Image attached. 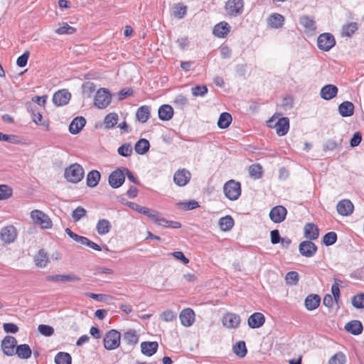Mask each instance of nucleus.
I'll list each match as a JSON object with an SVG mask.
<instances>
[{
    "mask_svg": "<svg viewBox=\"0 0 364 364\" xmlns=\"http://www.w3.org/2000/svg\"><path fill=\"white\" fill-rule=\"evenodd\" d=\"M267 126L274 129L278 136L285 135L289 129V119L287 117H280L279 114H274L267 122Z\"/></svg>",
    "mask_w": 364,
    "mask_h": 364,
    "instance_id": "nucleus-1",
    "label": "nucleus"
},
{
    "mask_svg": "<svg viewBox=\"0 0 364 364\" xmlns=\"http://www.w3.org/2000/svg\"><path fill=\"white\" fill-rule=\"evenodd\" d=\"M65 178L69 182L77 183L84 178L85 171L79 164H73L65 170Z\"/></svg>",
    "mask_w": 364,
    "mask_h": 364,
    "instance_id": "nucleus-2",
    "label": "nucleus"
},
{
    "mask_svg": "<svg viewBox=\"0 0 364 364\" xmlns=\"http://www.w3.org/2000/svg\"><path fill=\"white\" fill-rule=\"evenodd\" d=\"M31 218L34 224L39 225L42 229H51L53 222L50 218L40 210H33L30 213Z\"/></svg>",
    "mask_w": 364,
    "mask_h": 364,
    "instance_id": "nucleus-3",
    "label": "nucleus"
},
{
    "mask_svg": "<svg viewBox=\"0 0 364 364\" xmlns=\"http://www.w3.org/2000/svg\"><path fill=\"white\" fill-rule=\"evenodd\" d=\"M241 184L235 180H229L223 186V192L229 200H235L241 195Z\"/></svg>",
    "mask_w": 364,
    "mask_h": 364,
    "instance_id": "nucleus-4",
    "label": "nucleus"
},
{
    "mask_svg": "<svg viewBox=\"0 0 364 364\" xmlns=\"http://www.w3.org/2000/svg\"><path fill=\"white\" fill-rule=\"evenodd\" d=\"M112 101V95L107 88L98 89L94 97V105L99 109H105L109 105Z\"/></svg>",
    "mask_w": 364,
    "mask_h": 364,
    "instance_id": "nucleus-5",
    "label": "nucleus"
},
{
    "mask_svg": "<svg viewBox=\"0 0 364 364\" xmlns=\"http://www.w3.org/2000/svg\"><path fill=\"white\" fill-rule=\"evenodd\" d=\"M121 334L116 330L109 331L105 336L104 347L109 350H114L120 346Z\"/></svg>",
    "mask_w": 364,
    "mask_h": 364,
    "instance_id": "nucleus-6",
    "label": "nucleus"
},
{
    "mask_svg": "<svg viewBox=\"0 0 364 364\" xmlns=\"http://www.w3.org/2000/svg\"><path fill=\"white\" fill-rule=\"evenodd\" d=\"M336 45V39L331 33H323L317 38V46L322 51H328Z\"/></svg>",
    "mask_w": 364,
    "mask_h": 364,
    "instance_id": "nucleus-7",
    "label": "nucleus"
},
{
    "mask_svg": "<svg viewBox=\"0 0 364 364\" xmlns=\"http://www.w3.org/2000/svg\"><path fill=\"white\" fill-rule=\"evenodd\" d=\"M226 13L231 16L240 15L244 10L243 0H228L225 5Z\"/></svg>",
    "mask_w": 364,
    "mask_h": 364,
    "instance_id": "nucleus-8",
    "label": "nucleus"
},
{
    "mask_svg": "<svg viewBox=\"0 0 364 364\" xmlns=\"http://www.w3.org/2000/svg\"><path fill=\"white\" fill-rule=\"evenodd\" d=\"M221 321L223 326L226 328L235 329L239 327L241 318L237 314L227 312L223 316Z\"/></svg>",
    "mask_w": 364,
    "mask_h": 364,
    "instance_id": "nucleus-9",
    "label": "nucleus"
},
{
    "mask_svg": "<svg viewBox=\"0 0 364 364\" xmlns=\"http://www.w3.org/2000/svg\"><path fill=\"white\" fill-rule=\"evenodd\" d=\"M17 230L12 225H6L0 231V238L6 244H10L15 241L17 237Z\"/></svg>",
    "mask_w": 364,
    "mask_h": 364,
    "instance_id": "nucleus-10",
    "label": "nucleus"
},
{
    "mask_svg": "<svg viewBox=\"0 0 364 364\" xmlns=\"http://www.w3.org/2000/svg\"><path fill=\"white\" fill-rule=\"evenodd\" d=\"M125 181V176L123 169L117 168L112 171L108 178V182L110 186L113 188L120 187Z\"/></svg>",
    "mask_w": 364,
    "mask_h": 364,
    "instance_id": "nucleus-11",
    "label": "nucleus"
},
{
    "mask_svg": "<svg viewBox=\"0 0 364 364\" xmlns=\"http://www.w3.org/2000/svg\"><path fill=\"white\" fill-rule=\"evenodd\" d=\"M179 319L184 327L191 326L196 321L194 311L191 308L183 309L179 314Z\"/></svg>",
    "mask_w": 364,
    "mask_h": 364,
    "instance_id": "nucleus-12",
    "label": "nucleus"
},
{
    "mask_svg": "<svg viewBox=\"0 0 364 364\" xmlns=\"http://www.w3.org/2000/svg\"><path fill=\"white\" fill-rule=\"evenodd\" d=\"M317 246L311 240L301 242L299 246L300 254L306 257H313L317 252Z\"/></svg>",
    "mask_w": 364,
    "mask_h": 364,
    "instance_id": "nucleus-13",
    "label": "nucleus"
},
{
    "mask_svg": "<svg viewBox=\"0 0 364 364\" xmlns=\"http://www.w3.org/2000/svg\"><path fill=\"white\" fill-rule=\"evenodd\" d=\"M16 343V339L14 336H6L1 342V348L4 353L9 356L14 355L15 354Z\"/></svg>",
    "mask_w": 364,
    "mask_h": 364,
    "instance_id": "nucleus-14",
    "label": "nucleus"
},
{
    "mask_svg": "<svg viewBox=\"0 0 364 364\" xmlns=\"http://www.w3.org/2000/svg\"><path fill=\"white\" fill-rule=\"evenodd\" d=\"M287 210L282 205H277L272 208L269 212V218L274 223L283 222L287 216Z\"/></svg>",
    "mask_w": 364,
    "mask_h": 364,
    "instance_id": "nucleus-15",
    "label": "nucleus"
},
{
    "mask_svg": "<svg viewBox=\"0 0 364 364\" xmlns=\"http://www.w3.org/2000/svg\"><path fill=\"white\" fill-rule=\"evenodd\" d=\"M191 174L186 168H181L176 171L173 175V181L178 186H186L191 180Z\"/></svg>",
    "mask_w": 364,
    "mask_h": 364,
    "instance_id": "nucleus-16",
    "label": "nucleus"
},
{
    "mask_svg": "<svg viewBox=\"0 0 364 364\" xmlns=\"http://www.w3.org/2000/svg\"><path fill=\"white\" fill-rule=\"evenodd\" d=\"M70 97V93L67 90L63 89L54 93L53 102L57 106H63L68 103Z\"/></svg>",
    "mask_w": 364,
    "mask_h": 364,
    "instance_id": "nucleus-17",
    "label": "nucleus"
},
{
    "mask_svg": "<svg viewBox=\"0 0 364 364\" xmlns=\"http://www.w3.org/2000/svg\"><path fill=\"white\" fill-rule=\"evenodd\" d=\"M336 209L341 215L348 216L353 213L354 206L350 200L343 199L338 203Z\"/></svg>",
    "mask_w": 364,
    "mask_h": 364,
    "instance_id": "nucleus-18",
    "label": "nucleus"
},
{
    "mask_svg": "<svg viewBox=\"0 0 364 364\" xmlns=\"http://www.w3.org/2000/svg\"><path fill=\"white\" fill-rule=\"evenodd\" d=\"M230 26L226 21L217 23L213 30V33L218 38H225L230 32Z\"/></svg>",
    "mask_w": 364,
    "mask_h": 364,
    "instance_id": "nucleus-19",
    "label": "nucleus"
},
{
    "mask_svg": "<svg viewBox=\"0 0 364 364\" xmlns=\"http://www.w3.org/2000/svg\"><path fill=\"white\" fill-rule=\"evenodd\" d=\"M338 92V89L336 85L328 84L322 87L320 95L325 100H331L337 95Z\"/></svg>",
    "mask_w": 364,
    "mask_h": 364,
    "instance_id": "nucleus-20",
    "label": "nucleus"
},
{
    "mask_svg": "<svg viewBox=\"0 0 364 364\" xmlns=\"http://www.w3.org/2000/svg\"><path fill=\"white\" fill-rule=\"evenodd\" d=\"M265 322L264 316L260 312H255L247 318V324L252 328H258Z\"/></svg>",
    "mask_w": 364,
    "mask_h": 364,
    "instance_id": "nucleus-21",
    "label": "nucleus"
},
{
    "mask_svg": "<svg viewBox=\"0 0 364 364\" xmlns=\"http://www.w3.org/2000/svg\"><path fill=\"white\" fill-rule=\"evenodd\" d=\"M304 235L307 240H315L319 236V230L315 224L306 223L304 228Z\"/></svg>",
    "mask_w": 364,
    "mask_h": 364,
    "instance_id": "nucleus-22",
    "label": "nucleus"
},
{
    "mask_svg": "<svg viewBox=\"0 0 364 364\" xmlns=\"http://www.w3.org/2000/svg\"><path fill=\"white\" fill-rule=\"evenodd\" d=\"M154 222L159 226L164 228H171L173 229H178L181 227V224L177 221L168 220L161 216L160 213H158V216L156 217Z\"/></svg>",
    "mask_w": 364,
    "mask_h": 364,
    "instance_id": "nucleus-23",
    "label": "nucleus"
},
{
    "mask_svg": "<svg viewBox=\"0 0 364 364\" xmlns=\"http://www.w3.org/2000/svg\"><path fill=\"white\" fill-rule=\"evenodd\" d=\"M345 330L353 335L357 336L362 333L363 327L360 321L353 320L348 322L344 327Z\"/></svg>",
    "mask_w": 364,
    "mask_h": 364,
    "instance_id": "nucleus-24",
    "label": "nucleus"
},
{
    "mask_svg": "<svg viewBox=\"0 0 364 364\" xmlns=\"http://www.w3.org/2000/svg\"><path fill=\"white\" fill-rule=\"evenodd\" d=\"M140 346L141 353L144 355L151 356L157 351L159 345L156 341H144L141 343Z\"/></svg>",
    "mask_w": 364,
    "mask_h": 364,
    "instance_id": "nucleus-25",
    "label": "nucleus"
},
{
    "mask_svg": "<svg viewBox=\"0 0 364 364\" xmlns=\"http://www.w3.org/2000/svg\"><path fill=\"white\" fill-rule=\"evenodd\" d=\"M85 119L82 117H77L73 119L70 126L69 131L73 134H78L85 125Z\"/></svg>",
    "mask_w": 364,
    "mask_h": 364,
    "instance_id": "nucleus-26",
    "label": "nucleus"
},
{
    "mask_svg": "<svg viewBox=\"0 0 364 364\" xmlns=\"http://www.w3.org/2000/svg\"><path fill=\"white\" fill-rule=\"evenodd\" d=\"M159 118L162 121H168L173 116V109L171 105H161L158 110Z\"/></svg>",
    "mask_w": 364,
    "mask_h": 364,
    "instance_id": "nucleus-27",
    "label": "nucleus"
},
{
    "mask_svg": "<svg viewBox=\"0 0 364 364\" xmlns=\"http://www.w3.org/2000/svg\"><path fill=\"white\" fill-rule=\"evenodd\" d=\"M321 303V298L317 294H310L305 299V307L309 311L317 309Z\"/></svg>",
    "mask_w": 364,
    "mask_h": 364,
    "instance_id": "nucleus-28",
    "label": "nucleus"
},
{
    "mask_svg": "<svg viewBox=\"0 0 364 364\" xmlns=\"http://www.w3.org/2000/svg\"><path fill=\"white\" fill-rule=\"evenodd\" d=\"M338 112L343 117H350L354 113V105L349 101H345L338 106Z\"/></svg>",
    "mask_w": 364,
    "mask_h": 364,
    "instance_id": "nucleus-29",
    "label": "nucleus"
},
{
    "mask_svg": "<svg viewBox=\"0 0 364 364\" xmlns=\"http://www.w3.org/2000/svg\"><path fill=\"white\" fill-rule=\"evenodd\" d=\"M77 31V29L70 26L67 22L59 23L55 33L58 35H72Z\"/></svg>",
    "mask_w": 364,
    "mask_h": 364,
    "instance_id": "nucleus-30",
    "label": "nucleus"
},
{
    "mask_svg": "<svg viewBox=\"0 0 364 364\" xmlns=\"http://www.w3.org/2000/svg\"><path fill=\"white\" fill-rule=\"evenodd\" d=\"M46 279L48 281H53V282H70V281H80V278L77 277L74 274H70L68 275L63 274H56L48 276Z\"/></svg>",
    "mask_w": 364,
    "mask_h": 364,
    "instance_id": "nucleus-31",
    "label": "nucleus"
},
{
    "mask_svg": "<svg viewBox=\"0 0 364 364\" xmlns=\"http://www.w3.org/2000/svg\"><path fill=\"white\" fill-rule=\"evenodd\" d=\"M299 23L306 31L314 32L316 29L314 20L309 16H301Z\"/></svg>",
    "mask_w": 364,
    "mask_h": 364,
    "instance_id": "nucleus-32",
    "label": "nucleus"
},
{
    "mask_svg": "<svg viewBox=\"0 0 364 364\" xmlns=\"http://www.w3.org/2000/svg\"><path fill=\"white\" fill-rule=\"evenodd\" d=\"M137 119L141 123L146 122L150 117V108L149 106L143 105L139 107L136 112Z\"/></svg>",
    "mask_w": 364,
    "mask_h": 364,
    "instance_id": "nucleus-33",
    "label": "nucleus"
},
{
    "mask_svg": "<svg viewBox=\"0 0 364 364\" xmlns=\"http://www.w3.org/2000/svg\"><path fill=\"white\" fill-rule=\"evenodd\" d=\"M34 262L36 267L40 268L45 267L49 262L46 252L43 250H39L34 257Z\"/></svg>",
    "mask_w": 364,
    "mask_h": 364,
    "instance_id": "nucleus-34",
    "label": "nucleus"
},
{
    "mask_svg": "<svg viewBox=\"0 0 364 364\" xmlns=\"http://www.w3.org/2000/svg\"><path fill=\"white\" fill-rule=\"evenodd\" d=\"M284 18L279 14H273L268 18V25L271 28H278L284 24Z\"/></svg>",
    "mask_w": 364,
    "mask_h": 364,
    "instance_id": "nucleus-35",
    "label": "nucleus"
},
{
    "mask_svg": "<svg viewBox=\"0 0 364 364\" xmlns=\"http://www.w3.org/2000/svg\"><path fill=\"white\" fill-rule=\"evenodd\" d=\"M119 121V116L116 112H110L104 118V125L106 129H112Z\"/></svg>",
    "mask_w": 364,
    "mask_h": 364,
    "instance_id": "nucleus-36",
    "label": "nucleus"
},
{
    "mask_svg": "<svg viewBox=\"0 0 364 364\" xmlns=\"http://www.w3.org/2000/svg\"><path fill=\"white\" fill-rule=\"evenodd\" d=\"M15 353L21 358L28 359L31 357L32 351L28 344H21L16 346Z\"/></svg>",
    "mask_w": 364,
    "mask_h": 364,
    "instance_id": "nucleus-37",
    "label": "nucleus"
},
{
    "mask_svg": "<svg viewBox=\"0 0 364 364\" xmlns=\"http://www.w3.org/2000/svg\"><path fill=\"white\" fill-rule=\"evenodd\" d=\"M112 228V225L108 220L101 219L97 223L96 229L99 235H103L108 233Z\"/></svg>",
    "mask_w": 364,
    "mask_h": 364,
    "instance_id": "nucleus-38",
    "label": "nucleus"
},
{
    "mask_svg": "<svg viewBox=\"0 0 364 364\" xmlns=\"http://www.w3.org/2000/svg\"><path fill=\"white\" fill-rule=\"evenodd\" d=\"M149 141L146 139H141L135 144L134 150L136 154L143 155L149 151Z\"/></svg>",
    "mask_w": 364,
    "mask_h": 364,
    "instance_id": "nucleus-39",
    "label": "nucleus"
},
{
    "mask_svg": "<svg viewBox=\"0 0 364 364\" xmlns=\"http://www.w3.org/2000/svg\"><path fill=\"white\" fill-rule=\"evenodd\" d=\"M100 180V173L98 171L92 170L87 176V185L90 188L95 187Z\"/></svg>",
    "mask_w": 364,
    "mask_h": 364,
    "instance_id": "nucleus-40",
    "label": "nucleus"
},
{
    "mask_svg": "<svg viewBox=\"0 0 364 364\" xmlns=\"http://www.w3.org/2000/svg\"><path fill=\"white\" fill-rule=\"evenodd\" d=\"M358 26L355 22H350L343 26L341 36L351 37L358 30Z\"/></svg>",
    "mask_w": 364,
    "mask_h": 364,
    "instance_id": "nucleus-41",
    "label": "nucleus"
},
{
    "mask_svg": "<svg viewBox=\"0 0 364 364\" xmlns=\"http://www.w3.org/2000/svg\"><path fill=\"white\" fill-rule=\"evenodd\" d=\"M218 225L221 230L228 231L233 227L234 220L231 216L227 215L220 219Z\"/></svg>",
    "mask_w": 364,
    "mask_h": 364,
    "instance_id": "nucleus-42",
    "label": "nucleus"
},
{
    "mask_svg": "<svg viewBox=\"0 0 364 364\" xmlns=\"http://www.w3.org/2000/svg\"><path fill=\"white\" fill-rule=\"evenodd\" d=\"M232 120V116L228 112H223L220 114L218 121V126L220 129H226L231 124Z\"/></svg>",
    "mask_w": 364,
    "mask_h": 364,
    "instance_id": "nucleus-43",
    "label": "nucleus"
},
{
    "mask_svg": "<svg viewBox=\"0 0 364 364\" xmlns=\"http://www.w3.org/2000/svg\"><path fill=\"white\" fill-rule=\"evenodd\" d=\"M124 341L129 345H135L139 341V336L134 329H129L124 333Z\"/></svg>",
    "mask_w": 364,
    "mask_h": 364,
    "instance_id": "nucleus-44",
    "label": "nucleus"
},
{
    "mask_svg": "<svg viewBox=\"0 0 364 364\" xmlns=\"http://www.w3.org/2000/svg\"><path fill=\"white\" fill-rule=\"evenodd\" d=\"M248 172L252 178L259 179L262 176V167L259 164H252L248 168Z\"/></svg>",
    "mask_w": 364,
    "mask_h": 364,
    "instance_id": "nucleus-45",
    "label": "nucleus"
},
{
    "mask_svg": "<svg viewBox=\"0 0 364 364\" xmlns=\"http://www.w3.org/2000/svg\"><path fill=\"white\" fill-rule=\"evenodd\" d=\"M72 358L70 355L65 352H59L55 357L56 364H71Z\"/></svg>",
    "mask_w": 364,
    "mask_h": 364,
    "instance_id": "nucleus-46",
    "label": "nucleus"
},
{
    "mask_svg": "<svg viewBox=\"0 0 364 364\" xmlns=\"http://www.w3.org/2000/svg\"><path fill=\"white\" fill-rule=\"evenodd\" d=\"M234 353L240 358H243L247 354V348L244 341H238L233 346Z\"/></svg>",
    "mask_w": 364,
    "mask_h": 364,
    "instance_id": "nucleus-47",
    "label": "nucleus"
},
{
    "mask_svg": "<svg viewBox=\"0 0 364 364\" xmlns=\"http://www.w3.org/2000/svg\"><path fill=\"white\" fill-rule=\"evenodd\" d=\"M13 189L8 185H0V200L9 199L12 196Z\"/></svg>",
    "mask_w": 364,
    "mask_h": 364,
    "instance_id": "nucleus-48",
    "label": "nucleus"
},
{
    "mask_svg": "<svg viewBox=\"0 0 364 364\" xmlns=\"http://www.w3.org/2000/svg\"><path fill=\"white\" fill-rule=\"evenodd\" d=\"M178 208L183 210H191L199 207L198 203L195 200L177 203Z\"/></svg>",
    "mask_w": 364,
    "mask_h": 364,
    "instance_id": "nucleus-49",
    "label": "nucleus"
},
{
    "mask_svg": "<svg viewBox=\"0 0 364 364\" xmlns=\"http://www.w3.org/2000/svg\"><path fill=\"white\" fill-rule=\"evenodd\" d=\"M299 274L295 271L289 272L285 276L286 283L290 286L296 285L299 282Z\"/></svg>",
    "mask_w": 364,
    "mask_h": 364,
    "instance_id": "nucleus-50",
    "label": "nucleus"
},
{
    "mask_svg": "<svg viewBox=\"0 0 364 364\" xmlns=\"http://www.w3.org/2000/svg\"><path fill=\"white\" fill-rule=\"evenodd\" d=\"M187 8L181 4H176L173 8V15L177 18H182L186 14Z\"/></svg>",
    "mask_w": 364,
    "mask_h": 364,
    "instance_id": "nucleus-51",
    "label": "nucleus"
},
{
    "mask_svg": "<svg viewBox=\"0 0 364 364\" xmlns=\"http://www.w3.org/2000/svg\"><path fill=\"white\" fill-rule=\"evenodd\" d=\"M346 355L342 352H338L328 360V364H345Z\"/></svg>",
    "mask_w": 364,
    "mask_h": 364,
    "instance_id": "nucleus-52",
    "label": "nucleus"
},
{
    "mask_svg": "<svg viewBox=\"0 0 364 364\" xmlns=\"http://www.w3.org/2000/svg\"><path fill=\"white\" fill-rule=\"evenodd\" d=\"M33 121L37 124L43 127L46 130H49V122L43 121V117L41 113H33Z\"/></svg>",
    "mask_w": 364,
    "mask_h": 364,
    "instance_id": "nucleus-53",
    "label": "nucleus"
},
{
    "mask_svg": "<svg viewBox=\"0 0 364 364\" xmlns=\"http://www.w3.org/2000/svg\"><path fill=\"white\" fill-rule=\"evenodd\" d=\"M191 92L194 97H203L208 92L205 85H196L191 87Z\"/></svg>",
    "mask_w": 364,
    "mask_h": 364,
    "instance_id": "nucleus-54",
    "label": "nucleus"
},
{
    "mask_svg": "<svg viewBox=\"0 0 364 364\" xmlns=\"http://www.w3.org/2000/svg\"><path fill=\"white\" fill-rule=\"evenodd\" d=\"M352 304L356 309L364 308V294H358L352 298Z\"/></svg>",
    "mask_w": 364,
    "mask_h": 364,
    "instance_id": "nucleus-55",
    "label": "nucleus"
},
{
    "mask_svg": "<svg viewBox=\"0 0 364 364\" xmlns=\"http://www.w3.org/2000/svg\"><path fill=\"white\" fill-rule=\"evenodd\" d=\"M337 240V235L334 232L326 233L323 237V242L326 246L333 245Z\"/></svg>",
    "mask_w": 364,
    "mask_h": 364,
    "instance_id": "nucleus-56",
    "label": "nucleus"
},
{
    "mask_svg": "<svg viewBox=\"0 0 364 364\" xmlns=\"http://www.w3.org/2000/svg\"><path fill=\"white\" fill-rule=\"evenodd\" d=\"M119 155L122 156H129L132 154V147L130 144H124L118 148Z\"/></svg>",
    "mask_w": 364,
    "mask_h": 364,
    "instance_id": "nucleus-57",
    "label": "nucleus"
},
{
    "mask_svg": "<svg viewBox=\"0 0 364 364\" xmlns=\"http://www.w3.org/2000/svg\"><path fill=\"white\" fill-rule=\"evenodd\" d=\"M86 296L98 301H107L112 299L111 296L103 294L87 293Z\"/></svg>",
    "mask_w": 364,
    "mask_h": 364,
    "instance_id": "nucleus-58",
    "label": "nucleus"
},
{
    "mask_svg": "<svg viewBox=\"0 0 364 364\" xmlns=\"http://www.w3.org/2000/svg\"><path fill=\"white\" fill-rule=\"evenodd\" d=\"M38 331L45 336H50L54 333L52 326L45 324H40L38 327Z\"/></svg>",
    "mask_w": 364,
    "mask_h": 364,
    "instance_id": "nucleus-59",
    "label": "nucleus"
},
{
    "mask_svg": "<svg viewBox=\"0 0 364 364\" xmlns=\"http://www.w3.org/2000/svg\"><path fill=\"white\" fill-rule=\"evenodd\" d=\"M86 214V210L80 206H78L73 211L72 217L75 222L80 220Z\"/></svg>",
    "mask_w": 364,
    "mask_h": 364,
    "instance_id": "nucleus-60",
    "label": "nucleus"
},
{
    "mask_svg": "<svg viewBox=\"0 0 364 364\" xmlns=\"http://www.w3.org/2000/svg\"><path fill=\"white\" fill-rule=\"evenodd\" d=\"M161 318L164 321L170 322L176 319V314L172 310H166L161 314Z\"/></svg>",
    "mask_w": 364,
    "mask_h": 364,
    "instance_id": "nucleus-61",
    "label": "nucleus"
},
{
    "mask_svg": "<svg viewBox=\"0 0 364 364\" xmlns=\"http://www.w3.org/2000/svg\"><path fill=\"white\" fill-rule=\"evenodd\" d=\"M30 53L29 51H25L21 55H20L16 60L18 66L23 68L25 67L28 63Z\"/></svg>",
    "mask_w": 364,
    "mask_h": 364,
    "instance_id": "nucleus-62",
    "label": "nucleus"
},
{
    "mask_svg": "<svg viewBox=\"0 0 364 364\" xmlns=\"http://www.w3.org/2000/svg\"><path fill=\"white\" fill-rule=\"evenodd\" d=\"M159 213V212H158L157 210H152V209H150V208H146V207H144L141 214H143V215L147 216L152 221H154V219L156 218V217L158 216V213Z\"/></svg>",
    "mask_w": 364,
    "mask_h": 364,
    "instance_id": "nucleus-63",
    "label": "nucleus"
},
{
    "mask_svg": "<svg viewBox=\"0 0 364 364\" xmlns=\"http://www.w3.org/2000/svg\"><path fill=\"white\" fill-rule=\"evenodd\" d=\"M65 232L74 240L82 245L83 242H85V237L78 235L73 232L70 228L65 229Z\"/></svg>",
    "mask_w": 364,
    "mask_h": 364,
    "instance_id": "nucleus-64",
    "label": "nucleus"
}]
</instances>
